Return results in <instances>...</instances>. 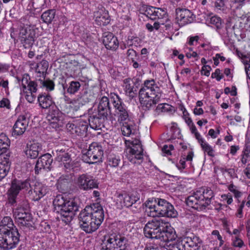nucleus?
Masks as SVG:
<instances>
[{"mask_svg": "<svg viewBox=\"0 0 250 250\" xmlns=\"http://www.w3.org/2000/svg\"><path fill=\"white\" fill-rule=\"evenodd\" d=\"M16 80L20 86L21 90L23 92L26 101L30 104H34L37 98V92L40 88H45L47 91L54 90L55 84L53 81L47 79L36 78L31 80L30 75L27 73L23 74L21 77H16Z\"/></svg>", "mask_w": 250, "mask_h": 250, "instance_id": "f257e3e1", "label": "nucleus"}, {"mask_svg": "<svg viewBox=\"0 0 250 250\" xmlns=\"http://www.w3.org/2000/svg\"><path fill=\"white\" fill-rule=\"evenodd\" d=\"M138 94L142 109L148 111L153 109L160 101L162 91L156 81L150 78L144 81Z\"/></svg>", "mask_w": 250, "mask_h": 250, "instance_id": "f03ea898", "label": "nucleus"}, {"mask_svg": "<svg viewBox=\"0 0 250 250\" xmlns=\"http://www.w3.org/2000/svg\"><path fill=\"white\" fill-rule=\"evenodd\" d=\"M104 217L103 208L100 204L95 203L86 206L79 214L81 228L86 233H91L99 228Z\"/></svg>", "mask_w": 250, "mask_h": 250, "instance_id": "7ed1b4c3", "label": "nucleus"}, {"mask_svg": "<svg viewBox=\"0 0 250 250\" xmlns=\"http://www.w3.org/2000/svg\"><path fill=\"white\" fill-rule=\"evenodd\" d=\"M20 237V234L12 219L9 216L4 217L0 222V249L11 250L16 248Z\"/></svg>", "mask_w": 250, "mask_h": 250, "instance_id": "20e7f679", "label": "nucleus"}, {"mask_svg": "<svg viewBox=\"0 0 250 250\" xmlns=\"http://www.w3.org/2000/svg\"><path fill=\"white\" fill-rule=\"evenodd\" d=\"M53 205L54 211L58 213L57 218L65 225L69 224L79 210L75 198H66L62 195H57Z\"/></svg>", "mask_w": 250, "mask_h": 250, "instance_id": "39448f33", "label": "nucleus"}, {"mask_svg": "<svg viewBox=\"0 0 250 250\" xmlns=\"http://www.w3.org/2000/svg\"><path fill=\"white\" fill-rule=\"evenodd\" d=\"M146 214L150 217L163 216L175 218L178 215L173 206L166 200L153 198L146 203Z\"/></svg>", "mask_w": 250, "mask_h": 250, "instance_id": "423d86ee", "label": "nucleus"}, {"mask_svg": "<svg viewBox=\"0 0 250 250\" xmlns=\"http://www.w3.org/2000/svg\"><path fill=\"white\" fill-rule=\"evenodd\" d=\"M213 191L209 188L202 187L186 199L187 205L198 211L205 209L213 197Z\"/></svg>", "mask_w": 250, "mask_h": 250, "instance_id": "0eeeda50", "label": "nucleus"}, {"mask_svg": "<svg viewBox=\"0 0 250 250\" xmlns=\"http://www.w3.org/2000/svg\"><path fill=\"white\" fill-rule=\"evenodd\" d=\"M128 246L127 238L119 233L104 235L100 245L101 250H126Z\"/></svg>", "mask_w": 250, "mask_h": 250, "instance_id": "6e6552de", "label": "nucleus"}, {"mask_svg": "<svg viewBox=\"0 0 250 250\" xmlns=\"http://www.w3.org/2000/svg\"><path fill=\"white\" fill-rule=\"evenodd\" d=\"M125 144L128 150L127 158L132 164L140 165L143 161L144 149L141 141L138 139L125 140Z\"/></svg>", "mask_w": 250, "mask_h": 250, "instance_id": "1a4fd4ad", "label": "nucleus"}, {"mask_svg": "<svg viewBox=\"0 0 250 250\" xmlns=\"http://www.w3.org/2000/svg\"><path fill=\"white\" fill-rule=\"evenodd\" d=\"M31 188L30 179L19 180L16 178L12 180L10 188L7 192V202L13 206L17 202V198L21 191H27Z\"/></svg>", "mask_w": 250, "mask_h": 250, "instance_id": "9d476101", "label": "nucleus"}, {"mask_svg": "<svg viewBox=\"0 0 250 250\" xmlns=\"http://www.w3.org/2000/svg\"><path fill=\"white\" fill-rule=\"evenodd\" d=\"M177 237L175 229L168 222H164L158 240L163 241L160 245L167 250H173L175 248L176 243L173 241Z\"/></svg>", "mask_w": 250, "mask_h": 250, "instance_id": "9b49d317", "label": "nucleus"}, {"mask_svg": "<svg viewBox=\"0 0 250 250\" xmlns=\"http://www.w3.org/2000/svg\"><path fill=\"white\" fill-rule=\"evenodd\" d=\"M110 99L115 109V115L117 117L118 122L125 123L130 121L129 115V110L120 96L115 93H111Z\"/></svg>", "mask_w": 250, "mask_h": 250, "instance_id": "f8f14e48", "label": "nucleus"}, {"mask_svg": "<svg viewBox=\"0 0 250 250\" xmlns=\"http://www.w3.org/2000/svg\"><path fill=\"white\" fill-rule=\"evenodd\" d=\"M104 150L101 145L93 142L89 146L87 152L82 156V160L86 163L92 164L102 161Z\"/></svg>", "mask_w": 250, "mask_h": 250, "instance_id": "ddd939ff", "label": "nucleus"}, {"mask_svg": "<svg viewBox=\"0 0 250 250\" xmlns=\"http://www.w3.org/2000/svg\"><path fill=\"white\" fill-rule=\"evenodd\" d=\"M200 238L193 233L187 234L178 239L175 248L179 250H196L200 247Z\"/></svg>", "mask_w": 250, "mask_h": 250, "instance_id": "4468645a", "label": "nucleus"}, {"mask_svg": "<svg viewBox=\"0 0 250 250\" xmlns=\"http://www.w3.org/2000/svg\"><path fill=\"white\" fill-rule=\"evenodd\" d=\"M36 29L32 26H24L20 29L18 39L25 49L32 47L35 42Z\"/></svg>", "mask_w": 250, "mask_h": 250, "instance_id": "2eb2a0df", "label": "nucleus"}, {"mask_svg": "<svg viewBox=\"0 0 250 250\" xmlns=\"http://www.w3.org/2000/svg\"><path fill=\"white\" fill-rule=\"evenodd\" d=\"M164 221L162 220H152L148 221L144 228L145 236L151 239L158 240Z\"/></svg>", "mask_w": 250, "mask_h": 250, "instance_id": "dca6fc26", "label": "nucleus"}, {"mask_svg": "<svg viewBox=\"0 0 250 250\" xmlns=\"http://www.w3.org/2000/svg\"><path fill=\"white\" fill-rule=\"evenodd\" d=\"M116 196V205L118 208H129L136 203L139 198L133 194L128 193L125 191L117 192Z\"/></svg>", "mask_w": 250, "mask_h": 250, "instance_id": "f3484780", "label": "nucleus"}, {"mask_svg": "<svg viewBox=\"0 0 250 250\" xmlns=\"http://www.w3.org/2000/svg\"><path fill=\"white\" fill-rule=\"evenodd\" d=\"M67 131L74 136H83L87 132L88 127V123L84 120H79L69 122L66 125Z\"/></svg>", "mask_w": 250, "mask_h": 250, "instance_id": "a211bd4d", "label": "nucleus"}, {"mask_svg": "<svg viewBox=\"0 0 250 250\" xmlns=\"http://www.w3.org/2000/svg\"><path fill=\"white\" fill-rule=\"evenodd\" d=\"M76 184L80 189L84 190L98 187V183L97 181L87 173L79 175L77 179Z\"/></svg>", "mask_w": 250, "mask_h": 250, "instance_id": "6ab92c4d", "label": "nucleus"}, {"mask_svg": "<svg viewBox=\"0 0 250 250\" xmlns=\"http://www.w3.org/2000/svg\"><path fill=\"white\" fill-rule=\"evenodd\" d=\"M56 160L58 162H62L64 167L66 170H70L72 169L73 171H75L78 170V168L76 169L75 168L79 167L80 166L78 163L74 164L72 162L70 156L62 149L60 150L59 149L56 150Z\"/></svg>", "mask_w": 250, "mask_h": 250, "instance_id": "aec40b11", "label": "nucleus"}, {"mask_svg": "<svg viewBox=\"0 0 250 250\" xmlns=\"http://www.w3.org/2000/svg\"><path fill=\"white\" fill-rule=\"evenodd\" d=\"M110 98L103 96L100 100L97 112L98 116H101L106 121L108 120L111 114V107L110 106Z\"/></svg>", "mask_w": 250, "mask_h": 250, "instance_id": "412c9836", "label": "nucleus"}, {"mask_svg": "<svg viewBox=\"0 0 250 250\" xmlns=\"http://www.w3.org/2000/svg\"><path fill=\"white\" fill-rule=\"evenodd\" d=\"M28 124L29 119L25 115L19 116L13 125L12 135L16 137L22 135L26 130Z\"/></svg>", "mask_w": 250, "mask_h": 250, "instance_id": "4be33fe9", "label": "nucleus"}, {"mask_svg": "<svg viewBox=\"0 0 250 250\" xmlns=\"http://www.w3.org/2000/svg\"><path fill=\"white\" fill-rule=\"evenodd\" d=\"M176 19L182 25H185L193 22L195 16L187 9H181L176 12Z\"/></svg>", "mask_w": 250, "mask_h": 250, "instance_id": "5701e85b", "label": "nucleus"}, {"mask_svg": "<svg viewBox=\"0 0 250 250\" xmlns=\"http://www.w3.org/2000/svg\"><path fill=\"white\" fill-rule=\"evenodd\" d=\"M146 16L152 20L167 19V12L165 8H157L150 6L147 8L146 11Z\"/></svg>", "mask_w": 250, "mask_h": 250, "instance_id": "b1692460", "label": "nucleus"}, {"mask_svg": "<svg viewBox=\"0 0 250 250\" xmlns=\"http://www.w3.org/2000/svg\"><path fill=\"white\" fill-rule=\"evenodd\" d=\"M53 162L52 156L49 153H46L41 156L37 161L35 171L36 174L39 173L42 169L50 170V167Z\"/></svg>", "mask_w": 250, "mask_h": 250, "instance_id": "393cba45", "label": "nucleus"}, {"mask_svg": "<svg viewBox=\"0 0 250 250\" xmlns=\"http://www.w3.org/2000/svg\"><path fill=\"white\" fill-rule=\"evenodd\" d=\"M62 113L59 110L54 109L49 111L46 118L49 123L48 127L57 129L61 126L62 123L61 120Z\"/></svg>", "mask_w": 250, "mask_h": 250, "instance_id": "a878e982", "label": "nucleus"}, {"mask_svg": "<svg viewBox=\"0 0 250 250\" xmlns=\"http://www.w3.org/2000/svg\"><path fill=\"white\" fill-rule=\"evenodd\" d=\"M126 55L134 68L137 69H140L143 67H146L147 62L145 60L141 62L139 54L135 50L128 49L126 52Z\"/></svg>", "mask_w": 250, "mask_h": 250, "instance_id": "bb28decb", "label": "nucleus"}, {"mask_svg": "<svg viewBox=\"0 0 250 250\" xmlns=\"http://www.w3.org/2000/svg\"><path fill=\"white\" fill-rule=\"evenodd\" d=\"M103 42L108 50H116L119 46L117 38L111 32H105L103 36Z\"/></svg>", "mask_w": 250, "mask_h": 250, "instance_id": "cd10ccee", "label": "nucleus"}, {"mask_svg": "<svg viewBox=\"0 0 250 250\" xmlns=\"http://www.w3.org/2000/svg\"><path fill=\"white\" fill-rule=\"evenodd\" d=\"M95 21L100 26H106L110 23V17L108 11L101 9L94 13Z\"/></svg>", "mask_w": 250, "mask_h": 250, "instance_id": "c85d7f7f", "label": "nucleus"}, {"mask_svg": "<svg viewBox=\"0 0 250 250\" xmlns=\"http://www.w3.org/2000/svg\"><path fill=\"white\" fill-rule=\"evenodd\" d=\"M107 121L101 116H98L96 112L91 115L88 118V125L95 130L102 129L104 127V123Z\"/></svg>", "mask_w": 250, "mask_h": 250, "instance_id": "c756f323", "label": "nucleus"}, {"mask_svg": "<svg viewBox=\"0 0 250 250\" xmlns=\"http://www.w3.org/2000/svg\"><path fill=\"white\" fill-rule=\"evenodd\" d=\"M9 157V154L5 155L3 158L0 157V180L5 178L9 172L11 166Z\"/></svg>", "mask_w": 250, "mask_h": 250, "instance_id": "7c9ffc66", "label": "nucleus"}, {"mask_svg": "<svg viewBox=\"0 0 250 250\" xmlns=\"http://www.w3.org/2000/svg\"><path fill=\"white\" fill-rule=\"evenodd\" d=\"M39 106L43 109L50 107L53 104L52 96L48 93H42L37 97Z\"/></svg>", "mask_w": 250, "mask_h": 250, "instance_id": "2f4dec72", "label": "nucleus"}, {"mask_svg": "<svg viewBox=\"0 0 250 250\" xmlns=\"http://www.w3.org/2000/svg\"><path fill=\"white\" fill-rule=\"evenodd\" d=\"M41 149V146L39 143H34L31 145L27 144V149L25 152L27 157L31 159L36 158L38 155L39 151Z\"/></svg>", "mask_w": 250, "mask_h": 250, "instance_id": "473e14b6", "label": "nucleus"}, {"mask_svg": "<svg viewBox=\"0 0 250 250\" xmlns=\"http://www.w3.org/2000/svg\"><path fill=\"white\" fill-rule=\"evenodd\" d=\"M132 81L131 78H128L124 80L123 83L126 94L130 98H133L137 95L138 92L137 88L133 86Z\"/></svg>", "mask_w": 250, "mask_h": 250, "instance_id": "72a5a7b5", "label": "nucleus"}, {"mask_svg": "<svg viewBox=\"0 0 250 250\" xmlns=\"http://www.w3.org/2000/svg\"><path fill=\"white\" fill-rule=\"evenodd\" d=\"M119 123L123 124L121 126V131L124 136L129 137L131 135H134L136 132V126L133 123L129 121Z\"/></svg>", "mask_w": 250, "mask_h": 250, "instance_id": "f704fd0d", "label": "nucleus"}, {"mask_svg": "<svg viewBox=\"0 0 250 250\" xmlns=\"http://www.w3.org/2000/svg\"><path fill=\"white\" fill-rule=\"evenodd\" d=\"M81 84L79 81H72L68 84L63 85V88L66 89V92L70 95H74L80 89Z\"/></svg>", "mask_w": 250, "mask_h": 250, "instance_id": "c9c22d12", "label": "nucleus"}, {"mask_svg": "<svg viewBox=\"0 0 250 250\" xmlns=\"http://www.w3.org/2000/svg\"><path fill=\"white\" fill-rule=\"evenodd\" d=\"M48 68V62L45 60H42L37 63L35 71L37 74V77L41 78L46 77L47 70Z\"/></svg>", "mask_w": 250, "mask_h": 250, "instance_id": "e433bc0d", "label": "nucleus"}, {"mask_svg": "<svg viewBox=\"0 0 250 250\" xmlns=\"http://www.w3.org/2000/svg\"><path fill=\"white\" fill-rule=\"evenodd\" d=\"M10 144V141L4 133L0 134V156L3 157L4 154L8 150ZM6 154H5L6 155Z\"/></svg>", "mask_w": 250, "mask_h": 250, "instance_id": "4c0bfd02", "label": "nucleus"}, {"mask_svg": "<svg viewBox=\"0 0 250 250\" xmlns=\"http://www.w3.org/2000/svg\"><path fill=\"white\" fill-rule=\"evenodd\" d=\"M29 192H31L32 199L35 201H39L45 194L44 188L40 184L35 185L33 191L31 189Z\"/></svg>", "mask_w": 250, "mask_h": 250, "instance_id": "58836bf2", "label": "nucleus"}, {"mask_svg": "<svg viewBox=\"0 0 250 250\" xmlns=\"http://www.w3.org/2000/svg\"><path fill=\"white\" fill-rule=\"evenodd\" d=\"M194 154L192 151H189L187 156L182 155L181 157L179 162L176 164V167L178 169L182 172L186 167V161L191 162L192 161Z\"/></svg>", "mask_w": 250, "mask_h": 250, "instance_id": "ea45409f", "label": "nucleus"}, {"mask_svg": "<svg viewBox=\"0 0 250 250\" xmlns=\"http://www.w3.org/2000/svg\"><path fill=\"white\" fill-rule=\"evenodd\" d=\"M173 107L168 104H159L151 110H153L154 116H157L162 113L171 112Z\"/></svg>", "mask_w": 250, "mask_h": 250, "instance_id": "a19ab883", "label": "nucleus"}, {"mask_svg": "<svg viewBox=\"0 0 250 250\" xmlns=\"http://www.w3.org/2000/svg\"><path fill=\"white\" fill-rule=\"evenodd\" d=\"M211 234L215 237L216 239L219 241V244L216 240H213L210 242V244H212L213 247L211 248L212 250H219V248L223 245L224 240H223L222 236L220 234L219 231L218 230H214L212 231Z\"/></svg>", "mask_w": 250, "mask_h": 250, "instance_id": "79ce46f5", "label": "nucleus"}, {"mask_svg": "<svg viewBox=\"0 0 250 250\" xmlns=\"http://www.w3.org/2000/svg\"><path fill=\"white\" fill-rule=\"evenodd\" d=\"M56 15L55 9H49L44 12L41 15L42 21L47 24L51 23Z\"/></svg>", "mask_w": 250, "mask_h": 250, "instance_id": "37998d69", "label": "nucleus"}, {"mask_svg": "<svg viewBox=\"0 0 250 250\" xmlns=\"http://www.w3.org/2000/svg\"><path fill=\"white\" fill-rule=\"evenodd\" d=\"M107 165L111 167H117L121 163V158L119 155L110 154L107 156Z\"/></svg>", "mask_w": 250, "mask_h": 250, "instance_id": "c03bdc74", "label": "nucleus"}, {"mask_svg": "<svg viewBox=\"0 0 250 250\" xmlns=\"http://www.w3.org/2000/svg\"><path fill=\"white\" fill-rule=\"evenodd\" d=\"M31 214L29 212L28 208L23 211L22 216L17 221L19 224L22 226H27L29 224V222L31 221Z\"/></svg>", "mask_w": 250, "mask_h": 250, "instance_id": "a18cd8bd", "label": "nucleus"}, {"mask_svg": "<svg viewBox=\"0 0 250 250\" xmlns=\"http://www.w3.org/2000/svg\"><path fill=\"white\" fill-rule=\"evenodd\" d=\"M50 3V0H33L32 5L34 9L42 11L47 8Z\"/></svg>", "mask_w": 250, "mask_h": 250, "instance_id": "49530a36", "label": "nucleus"}, {"mask_svg": "<svg viewBox=\"0 0 250 250\" xmlns=\"http://www.w3.org/2000/svg\"><path fill=\"white\" fill-rule=\"evenodd\" d=\"M142 40L137 36H128L126 40V45L127 47L134 46L136 47L140 46L142 43Z\"/></svg>", "mask_w": 250, "mask_h": 250, "instance_id": "de8ad7c7", "label": "nucleus"}, {"mask_svg": "<svg viewBox=\"0 0 250 250\" xmlns=\"http://www.w3.org/2000/svg\"><path fill=\"white\" fill-rule=\"evenodd\" d=\"M27 207V205L19 204L17 208L13 209V216L17 221L21 216H22L23 211L25 210Z\"/></svg>", "mask_w": 250, "mask_h": 250, "instance_id": "09e8293b", "label": "nucleus"}, {"mask_svg": "<svg viewBox=\"0 0 250 250\" xmlns=\"http://www.w3.org/2000/svg\"><path fill=\"white\" fill-rule=\"evenodd\" d=\"M177 124H174L170 128V132H171V137L167 140L168 141H171L173 140H175L176 138L179 139L181 138V131L179 128L176 126Z\"/></svg>", "mask_w": 250, "mask_h": 250, "instance_id": "8fccbe9b", "label": "nucleus"}, {"mask_svg": "<svg viewBox=\"0 0 250 250\" xmlns=\"http://www.w3.org/2000/svg\"><path fill=\"white\" fill-rule=\"evenodd\" d=\"M228 189L233 194L234 197L237 199L238 202L239 203L240 201L239 198L242 196L243 193L239 191L237 187L233 184H231L228 186Z\"/></svg>", "mask_w": 250, "mask_h": 250, "instance_id": "3c124183", "label": "nucleus"}, {"mask_svg": "<svg viewBox=\"0 0 250 250\" xmlns=\"http://www.w3.org/2000/svg\"><path fill=\"white\" fill-rule=\"evenodd\" d=\"M201 147L204 152L206 153L209 156L211 157H214V151L212 146L208 143L205 142L201 146Z\"/></svg>", "mask_w": 250, "mask_h": 250, "instance_id": "603ef678", "label": "nucleus"}, {"mask_svg": "<svg viewBox=\"0 0 250 250\" xmlns=\"http://www.w3.org/2000/svg\"><path fill=\"white\" fill-rule=\"evenodd\" d=\"M211 24L215 25L217 28H220L222 25L221 19L216 16H212L210 19Z\"/></svg>", "mask_w": 250, "mask_h": 250, "instance_id": "864d4df0", "label": "nucleus"}, {"mask_svg": "<svg viewBox=\"0 0 250 250\" xmlns=\"http://www.w3.org/2000/svg\"><path fill=\"white\" fill-rule=\"evenodd\" d=\"M211 78L215 79L217 81L219 82L224 78V75L221 73L220 69L217 68L215 70L214 72L211 74Z\"/></svg>", "mask_w": 250, "mask_h": 250, "instance_id": "5fc2aeb1", "label": "nucleus"}, {"mask_svg": "<svg viewBox=\"0 0 250 250\" xmlns=\"http://www.w3.org/2000/svg\"><path fill=\"white\" fill-rule=\"evenodd\" d=\"M174 149V146L171 144L169 145H165L162 147V152L165 155L170 156L171 155V151Z\"/></svg>", "mask_w": 250, "mask_h": 250, "instance_id": "6e6d98bb", "label": "nucleus"}, {"mask_svg": "<svg viewBox=\"0 0 250 250\" xmlns=\"http://www.w3.org/2000/svg\"><path fill=\"white\" fill-rule=\"evenodd\" d=\"M245 0H231V7L234 10L242 7Z\"/></svg>", "mask_w": 250, "mask_h": 250, "instance_id": "4d7b16f0", "label": "nucleus"}, {"mask_svg": "<svg viewBox=\"0 0 250 250\" xmlns=\"http://www.w3.org/2000/svg\"><path fill=\"white\" fill-rule=\"evenodd\" d=\"M200 37L199 36H190L188 37L187 43L190 46L194 45L197 43Z\"/></svg>", "mask_w": 250, "mask_h": 250, "instance_id": "13d9d810", "label": "nucleus"}, {"mask_svg": "<svg viewBox=\"0 0 250 250\" xmlns=\"http://www.w3.org/2000/svg\"><path fill=\"white\" fill-rule=\"evenodd\" d=\"M243 241L238 236H236L232 239V245L235 247L242 248L244 246Z\"/></svg>", "mask_w": 250, "mask_h": 250, "instance_id": "bf43d9fd", "label": "nucleus"}, {"mask_svg": "<svg viewBox=\"0 0 250 250\" xmlns=\"http://www.w3.org/2000/svg\"><path fill=\"white\" fill-rule=\"evenodd\" d=\"M211 70V67L208 65H204L201 70V74L202 75H205L206 76H209L210 75V72Z\"/></svg>", "mask_w": 250, "mask_h": 250, "instance_id": "052dcab7", "label": "nucleus"}, {"mask_svg": "<svg viewBox=\"0 0 250 250\" xmlns=\"http://www.w3.org/2000/svg\"><path fill=\"white\" fill-rule=\"evenodd\" d=\"M10 102L9 99L6 98H3L0 101V108H6L9 109L10 108Z\"/></svg>", "mask_w": 250, "mask_h": 250, "instance_id": "680f3d73", "label": "nucleus"}, {"mask_svg": "<svg viewBox=\"0 0 250 250\" xmlns=\"http://www.w3.org/2000/svg\"><path fill=\"white\" fill-rule=\"evenodd\" d=\"M221 198L228 205H230L233 202L232 196L229 193L222 195Z\"/></svg>", "mask_w": 250, "mask_h": 250, "instance_id": "e2e57ef3", "label": "nucleus"}, {"mask_svg": "<svg viewBox=\"0 0 250 250\" xmlns=\"http://www.w3.org/2000/svg\"><path fill=\"white\" fill-rule=\"evenodd\" d=\"M132 83L133 84V86L135 87L136 88H137V90H138L139 87L142 84V80L139 77H134L133 78L131 79Z\"/></svg>", "mask_w": 250, "mask_h": 250, "instance_id": "0e129e2a", "label": "nucleus"}, {"mask_svg": "<svg viewBox=\"0 0 250 250\" xmlns=\"http://www.w3.org/2000/svg\"><path fill=\"white\" fill-rule=\"evenodd\" d=\"M145 250H159L158 245L155 243H149L147 244Z\"/></svg>", "mask_w": 250, "mask_h": 250, "instance_id": "69168bd1", "label": "nucleus"}, {"mask_svg": "<svg viewBox=\"0 0 250 250\" xmlns=\"http://www.w3.org/2000/svg\"><path fill=\"white\" fill-rule=\"evenodd\" d=\"M194 136L200 146L202 145L203 144L206 142L205 139L201 136L199 132H196V133L194 134Z\"/></svg>", "mask_w": 250, "mask_h": 250, "instance_id": "338daca9", "label": "nucleus"}, {"mask_svg": "<svg viewBox=\"0 0 250 250\" xmlns=\"http://www.w3.org/2000/svg\"><path fill=\"white\" fill-rule=\"evenodd\" d=\"M183 118L187 125L191 124L192 122H193L191 118L189 117V114L188 112L184 113L183 115Z\"/></svg>", "mask_w": 250, "mask_h": 250, "instance_id": "774afa93", "label": "nucleus"}]
</instances>
